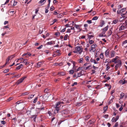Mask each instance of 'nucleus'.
<instances>
[{"label":"nucleus","mask_w":127,"mask_h":127,"mask_svg":"<svg viewBox=\"0 0 127 127\" xmlns=\"http://www.w3.org/2000/svg\"><path fill=\"white\" fill-rule=\"evenodd\" d=\"M113 122H116V119L114 117H113L111 120Z\"/></svg>","instance_id":"obj_40"},{"label":"nucleus","mask_w":127,"mask_h":127,"mask_svg":"<svg viewBox=\"0 0 127 127\" xmlns=\"http://www.w3.org/2000/svg\"><path fill=\"white\" fill-rule=\"evenodd\" d=\"M43 45H41L40 46L37 48V49H41Z\"/></svg>","instance_id":"obj_62"},{"label":"nucleus","mask_w":127,"mask_h":127,"mask_svg":"<svg viewBox=\"0 0 127 127\" xmlns=\"http://www.w3.org/2000/svg\"><path fill=\"white\" fill-rule=\"evenodd\" d=\"M117 64H116V66H121V60H118L117 61Z\"/></svg>","instance_id":"obj_7"},{"label":"nucleus","mask_w":127,"mask_h":127,"mask_svg":"<svg viewBox=\"0 0 127 127\" xmlns=\"http://www.w3.org/2000/svg\"><path fill=\"white\" fill-rule=\"evenodd\" d=\"M23 67V65L22 64H21L17 67L16 69L19 70Z\"/></svg>","instance_id":"obj_13"},{"label":"nucleus","mask_w":127,"mask_h":127,"mask_svg":"<svg viewBox=\"0 0 127 127\" xmlns=\"http://www.w3.org/2000/svg\"><path fill=\"white\" fill-rule=\"evenodd\" d=\"M109 51H108V50H107L105 51V55L106 56H107L109 55Z\"/></svg>","instance_id":"obj_16"},{"label":"nucleus","mask_w":127,"mask_h":127,"mask_svg":"<svg viewBox=\"0 0 127 127\" xmlns=\"http://www.w3.org/2000/svg\"><path fill=\"white\" fill-rule=\"evenodd\" d=\"M127 27L126 25V24L123 23L120 27L119 30L120 31L124 30V29L126 28Z\"/></svg>","instance_id":"obj_5"},{"label":"nucleus","mask_w":127,"mask_h":127,"mask_svg":"<svg viewBox=\"0 0 127 127\" xmlns=\"http://www.w3.org/2000/svg\"><path fill=\"white\" fill-rule=\"evenodd\" d=\"M37 115H34L32 116L31 117V118H33V120L35 122V119L37 117Z\"/></svg>","instance_id":"obj_11"},{"label":"nucleus","mask_w":127,"mask_h":127,"mask_svg":"<svg viewBox=\"0 0 127 127\" xmlns=\"http://www.w3.org/2000/svg\"><path fill=\"white\" fill-rule=\"evenodd\" d=\"M105 33H103V32H102L99 35V37H102L103 36H106L105 35H104V34H105Z\"/></svg>","instance_id":"obj_34"},{"label":"nucleus","mask_w":127,"mask_h":127,"mask_svg":"<svg viewBox=\"0 0 127 127\" xmlns=\"http://www.w3.org/2000/svg\"><path fill=\"white\" fill-rule=\"evenodd\" d=\"M44 2V3L46 2V0H41L38 2V3H41Z\"/></svg>","instance_id":"obj_24"},{"label":"nucleus","mask_w":127,"mask_h":127,"mask_svg":"<svg viewBox=\"0 0 127 127\" xmlns=\"http://www.w3.org/2000/svg\"><path fill=\"white\" fill-rule=\"evenodd\" d=\"M98 18V17L97 16H95L92 19V20H97Z\"/></svg>","instance_id":"obj_35"},{"label":"nucleus","mask_w":127,"mask_h":127,"mask_svg":"<svg viewBox=\"0 0 127 127\" xmlns=\"http://www.w3.org/2000/svg\"><path fill=\"white\" fill-rule=\"evenodd\" d=\"M118 22V20L117 19H116L113 20V23L114 24L117 23Z\"/></svg>","instance_id":"obj_26"},{"label":"nucleus","mask_w":127,"mask_h":127,"mask_svg":"<svg viewBox=\"0 0 127 127\" xmlns=\"http://www.w3.org/2000/svg\"><path fill=\"white\" fill-rule=\"evenodd\" d=\"M116 60L115 58H113L112 59V62H113L115 64L117 63V62L116 61Z\"/></svg>","instance_id":"obj_33"},{"label":"nucleus","mask_w":127,"mask_h":127,"mask_svg":"<svg viewBox=\"0 0 127 127\" xmlns=\"http://www.w3.org/2000/svg\"><path fill=\"white\" fill-rule=\"evenodd\" d=\"M83 58H81L79 60V63H82L83 62Z\"/></svg>","instance_id":"obj_41"},{"label":"nucleus","mask_w":127,"mask_h":127,"mask_svg":"<svg viewBox=\"0 0 127 127\" xmlns=\"http://www.w3.org/2000/svg\"><path fill=\"white\" fill-rule=\"evenodd\" d=\"M115 54V52L114 51H112L111 54V57H114V55Z\"/></svg>","instance_id":"obj_21"},{"label":"nucleus","mask_w":127,"mask_h":127,"mask_svg":"<svg viewBox=\"0 0 127 127\" xmlns=\"http://www.w3.org/2000/svg\"><path fill=\"white\" fill-rule=\"evenodd\" d=\"M89 57L88 56H87L85 57V60L87 61H89Z\"/></svg>","instance_id":"obj_37"},{"label":"nucleus","mask_w":127,"mask_h":127,"mask_svg":"<svg viewBox=\"0 0 127 127\" xmlns=\"http://www.w3.org/2000/svg\"><path fill=\"white\" fill-rule=\"evenodd\" d=\"M71 32V29H68L66 31V32L67 33H70Z\"/></svg>","instance_id":"obj_56"},{"label":"nucleus","mask_w":127,"mask_h":127,"mask_svg":"<svg viewBox=\"0 0 127 127\" xmlns=\"http://www.w3.org/2000/svg\"><path fill=\"white\" fill-rule=\"evenodd\" d=\"M92 72L91 73L92 74L95 73V71L94 70H92Z\"/></svg>","instance_id":"obj_63"},{"label":"nucleus","mask_w":127,"mask_h":127,"mask_svg":"<svg viewBox=\"0 0 127 127\" xmlns=\"http://www.w3.org/2000/svg\"><path fill=\"white\" fill-rule=\"evenodd\" d=\"M26 78V77L24 76L21 78L17 82H16V84L18 85L19 84L22 83L24 79H25Z\"/></svg>","instance_id":"obj_3"},{"label":"nucleus","mask_w":127,"mask_h":127,"mask_svg":"<svg viewBox=\"0 0 127 127\" xmlns=\"http://www.w3.org/2000/svg\"><path fill=\"white\" fill-rule=\"evenodd\" d=\"M91 49L90 50V52H91V51H93V52H95V51L96 49L95 48H93V47H91Z\"/></svg>","instance_id":"obj_19"},{"label":"nucleus","mask_w":127,"mask_h":127,"mask_svg":"<svg viewBox=\"0 0 127 127\" xmlns=\"http://www.w3.org/2000/svg\"><path fill=\"white\" fill-rule=\"evenodd\" d=\"M68 36L67 34L65 35L64 38V40H66L67 39V37H68Z\"/></svg>","instance_id":"obj_31"},{"label":"nucleus","mask_w":127,"mask_h":127,"mask_svg":"<svg viewBox=\"0 0 127 127\" xmlns=\"http://www.w3.org/2000/svg\"><path fill=\"white\" fill-rule=\"evenodd\" d=\"M126 8H123L121 10V13H123L124 12H126Z\"/></svg>","instance_id":"obj_27"},{"label":"nucleus","mask_w":127,"mask_h":127,"mask_svg":"<svg viewBox=\"0 0 127 127\" xmlns=\"http://www.w3.org/2000/svg\"><path fill=\"white\" fill-rule=\"evenodd\" d=\"M37 97H36L35 99H34V100L33 101V103H35L37 101Z\"/></svg>","instance_id":"obj_46"},{"label":"nucleus","mask_w":127,"mask_h":127,"mask_svg":"<svg viewBox=\"0 0 127 127\" xmlns=\"http://www.w3.org/2000/svg\"><path fill=\"white\" fill-rule=\"evenodd\" d=\"M113 99H110L108 102V104L109 105L111 103H112L113 102Z\"/></svg>","instance_id":"obj_36"},{"label":"nucleus","mask_w":127,"mask_h":127,"mask_svg":"<svg viewBox=\"0 0 127 127\" xmlns=\"http://www.w3.org/2000/svg\"><path fill=\"white\" fill-rule=\"evenodd\" d=\"M8 21H4V25H5L6 24H8Z\"/></svg>","instance_id":"obj_59"},{"label":"nucleus","mask_w":127,"mask_h":127,"mask_svg":"<svg viewBox=\"0 0 127 127\" xmlns=\"http://www.w3.org/2000/svg\"><path fill=\"white\" fill-rule=\"evenodd\" d=\"M64 103V102L63 101H62L57 102L56 104V106L55 107V110H56L57 111V113H58L59 112L60 108L61 106V104Z\"/></svg>","instance_id":"obj_1"},{"label":"nucleus","mask_w":127,"mask_h":127,"mask_svg":"<svg viewBox=\"0 0 127 127\" xmlns=\"http://www.w3.org/2000/svg\"><path fill=\"white\" fill-rule=\"evenodd\" d=\"M82 68H83V67H79L77 69V71H78L79 70V69H82Z\"/></svg>","instance_id":"obj_61"},{"label":"nucleus","mask_w":127,"mask_h":127,"mask_svg":"<svg viewBox=\"0 0 127 127\" xmlns=\"http://www.w3.org/2000/svg\"><path fill=\"white\" fill-rule=\"evenodd\" d=\"M118 125V122H116V123L115 125L113 126V127H117Z\"/></svg>","instance_id":"obj_48"},{"label":"nucleus","mask_w":127,"mask_h":127,"mask_svg":"<svg viewBox=\"0 0 127 127\" xmlns=\"http://www.w3.org/2000/svg\"><path fill=\"white\" fill-rule=\"evenodd\" d=\"M78 76L77 77H76V78H77L78 77H80V76L81 75H82L83 74H82V72L81 71L79 73H78Z\"/></svg>","instance_id":"obj_20"},{"label":"nucleus","mask_w":127,"mask_h":127,"mask_svg":"<svg viewBox=\"0 0 127 127\" xmlns=\"http://www.w3.org/2000/svg\"><path fill=\"white\" fill-rule=\"evenodd\" d=\"M17 105H16V106H22L24 104L23 103V101H18L16 102Z\"/></svg>","instance_id":"obj_4"},{"label":"nucleus","mask_w":127,"mask_h":127,"mask_svg":"<svg viewBox=\"0 0 127 127\" xmlns=\"http://www.w3.org/2000/svg\"><path fill=\"white\" fill-rule=\"evenodd\" d=\"M117 13L118 14H120V13H121V10H118L117 12Z\"/></svg>","instance_id":"obj_57"},{"label":"nucleus","mask_w":127,"mask_h":127,"mask_svg":"<svg viewBox=\"0 0 127 127\" xmlns=\"http://www.w3.org/2000/svg\"><path fill=\"white\" fill-rule=\"evenodd\" d=\"M1 123L2 124L4 125L6 123V122L4 121H1Z\"/></svg>","instance_id":"obj_44"},{"label":"nucleus","mask_w":127,"mask_h":127,"mask_svg":"<svg viewBox=\"0 0 127 127\" xmlns=\"http://www.w3.org/2000/svg\"><path fill=\"white\" fill-rule=\"evenodd\" d=\"M97 46V45L96 44H94L91 46V47H93L95 48Z\"/></svg>","instance_id":"obj_38"},{"label":"nucleus","mask_w":127,"mask_h":127,"mask_svg":"<svg viewBox=\"0 0 127 127\" xmlns=\"http://www.w3.org/2000/svg\"><path fill=\"white\" fill-rule=\"evenodd\" d=\"M61 112L63 115L66 114L67 113V112L65 110H64L62 111Z\"/></svg>","instance_id":"obj_12"},{"label":"nucleus","mask_w":127,"mask_h":127,"mask_svg":"<svg viewBox=\"0 0 127 127\" xmlns=\"http://www.w3.org/2000/svg\"><path fill=\"white\" fill-rule=\"evenodd\" d=\"M58 74L60 75L63 76L65 75V73L64 72H59L58 73Z\"/></svg>","instance_id":"obj_15"},{"label":"nucleus","mask_w":127,"mask_h":127,"mask_svg":"<svg viewBox=\"0 0 127 127\" xmlns=\"http://www.w3.org/2000/svg\"><path fill=\"white\" fill-rule=\"evenodd\" d=\"M29 94V93L28 92H26L24 93H23L22 94V95L23 96L25 95H28Z\"/></svg>","instance_id":"obj_42"},{"label":"nucleus","mask_w":127,"mask_h":127,"mask_svg":"<svg viewBox=\"0 0 127 127\" xmlns=\"http://www.w3.org/2000/svg\"><path fill=\"white\" fill-rule=\"evenodd\" d=\"M108 109V106H107L106 107H104L103 108V110L104 112H105Z\"/></svg>","instance_id":"obj_29"},{"label":"nucleus","mask_w":127,"mask_h":127,"mask_svg":"<svg viewBox=\"0 0 127 127\" xmlns=\"http://www.w3.org/2000/svg\"><path fill=\"white\" fill-rule=\"evenodd\" d=\"M12 1L14 3L13 4V6L16 5L18 2L17 1H15V0H12L11 2Z\"/></svg>","instance_id":"obj_14"},{"label":"nucleus","mask_w":127,"mask_h":127,"mask_svg":"<svg viewBox=\"0 0 127 127\" xmlns=\"http://www.w3.org/2000/svg\"><path fill=\"white\" fill-rule=\"evenodd\" d=\"M90 117V115H88L86 116V118L85 119L87 120Z\"/></svg>","instance_id":"obj_45"},{"label":"nucleus","mask_w":127,"mask_h":127,"mask_svg":"<svg viewBox=\"0 0 127 127\" xmlns=\"http://www.w3.org/2000/svg\"><path fill=\"white\" fill-rule=\"evenodd\" d=\"M54 41H51L50 42H48L46 44L47 45H51L53 44V42Z\"/></svg>","instance_id":"obj_22"},{"label":"nucleus","mask_w":127,"mask_h":127,"mask_svg":"<svg viewBox=\"0 0 127 127\" xmlns=\"http://www.w3.org/2000/svg\"><path fill=\"white\" fill-rule=\"evenodd\" d=\"M77 84V83L76 82H75L74 84L72 85V86L73 87L74 86V85H76Z\"/></svg>","instance_id":"obj_60"},{"label":"nucleus","mask_w":127,"mask_h":127,"mask_svg":"<svg viewBox=\"0 0 127 127\" xmlns=\"http://www.w3.org/2000/svg\"><path fill=\"white\" fill-rule=\"evenodd\" d=\"M127 12V11H126V12H125V13H121V15L123 17L124 16V15L126 14V13Z\"/></svg>","instance_id":"obj_55"},{"label":"nucleus","mask_w":127,"mask_h":127,"mask_svg":"<svg viewBox=\"0 0 127 127\" xmlns=\"http://www.w3.org/2000/svg\"><path fill=\"white\" fill-rule=\"evenodd\" d=\"M94 43V41L93 40H90L89 41V43L90 44H92Z\"/></svg>","instance_id":"obj_52"},{"label":"nucleus","mask_w":127,"mask_h":127,"mask_svg":"<svg viewBox=\"0 0 127 127\" xmlns=\"http://www.w3.org/2000/svg\"><path fill=\"white\" fill-rule=\"evenodd\" d=\"M105 24L103 20L101 21L100 22V25L99 26V27H102Z\"/></svg>","instance_id":"obj_8"},{"label":"nucleus","mask_w":127,"mask_h":127,"mask_svg":"<svg viewBox=\"0 0 127 127\" xmlns=\"http://www.w3.org/2000/svg\"><path fill=\"white\" fill-rule=\"evenodd\" d=\"M60 32H57L55 34V35H56L57 36H60Z\"/></svg>","instance_id":"obj_49"},{"label":"nucleus","mask_w":127,"mask_h":127,"mask_svg":"<svg viewBox=\"0 0 127 127\" xmlns=\"http://www.w3.org/2000/svg\"><path fill=\"white\" fill-rule=\"evenodd\" d=\"M119 116H116V118H115L116 121L119 119Z\"/></svg>","instance_id":"obj_64"},{"label":"nucleus","mask_w":127,"mask_h":127,"mask_svg":"<svg viewBox=\"0 0 127 127\" xmlns=\"http://www.w3.org/2000/svg\"><path fill=\"white\" fill-rule=\"evenodd\" d=\"M108 26L107 25L104 28L102 29L101 30L103 33H105L106 31L108 29Z\"/></svg>","instance_id":"obj_6"},{"label":"nucleus","mask_w":127,"mask_h":127,"mask_svg":"<svg viewBox=\"0 0 127 127\" xmlns=\"http://www.w3.org/2000/svg\"><path fill=\"white\" fill-rule=\"evenodd\" d=\"M103 53H101L100 55V58L101 59H102L104 57Z\"/></svg>","instance_id":"obj_23"},{"label":"nucleus","mask_w":127,"mask_h":127,"mask_svg":"<svg viewBox=\"0 0 127 127\" xmlns=\"http://www.w3.org/2000/svg\"><path fill=\"white\" fill-rule=\"evenodd\" d=\"M73 64V68H74L75 66V65L76 64V62L73 61H70Z\"/></svg>","instance_id":"obj_32"},{"label":"nucleus","mask_w":127,"mask_h":127,"mask_svg":"<svg viewBox=\"0 0 127 127\" xmlns=\"http://www.w3.org/2000/svg\"><path fill=\"white\" fill-rule=\"evenodd\" d=\"M75 50L78 52L79 54H81L83 52V49L81 46L76 47L75 48Z\"/></svg>","instance_id":"obj_2"},{"label":"nucleus","mask_w":127,"mask_h":127,"mask_svg":"<svg viewBox=\"0 0 127 127\" xmlns=\"http://www.w3.org/2000/svg\"><path fill=\"white\" fill-rule=\"evenodd\" d=\"M125 95V94L123 93H121L120 95V99H122L123 98Z\"/></svg>","instance_id":"obj_18"},{"label":"nucleus","mask_w":127,"mask_h":127,"mask_svg":"<svg viewBox=\"0 0 127 127\" xmlns=\"http://www.w3.org/2000/svg\"><path fill=\"white\" fill-rule=\"evenodd\" d=\"M44 52H45L46 53H47V54H48L50 52V51L48 50H46L44 51Z\"/></svg>","instance_id":"obj_51"},{"label":"nucleus","mask_w":127,"mask_h":127,"mask_svg":"<svg viewBox=\"0 0 127 127\" xmlns=\"http://www.w3.org/2000/svg\"><path fill=\"white\" fill-rule=\"evenodd\" d=\"M10 60V57L9 56L8 57V58L6 60V62L5 63V65H6V64H7V63H8L9 60Z\"/></svg>","instance_id":"obj_17"},{"label":"nucleus","mask_w":127,"mask_h":127,"mask_svg":"<svg viewBox=\"0 0 127 127\" xmlns=\"http://www.w3.org/2000/svg\"><path fill=\"white\" fill-rule=\"evenodd\" d=\"M73 25H74L73 24ZM74 27L77 29H79V28H80L81 27V25H77L76 24H75L74 25Z\"/></svg>","instance_id":"obj_10"},{"label":"nucleus","mask_w":127,"mask_h":127,"mask_svg":"<svg viewBox=\"0 0 127 127\" xmlns=\"http://www.w3.org/2000/svg\"><path fill=\"white\" fill-rule=\"evenodd\" d=\"M104 117L106 118H108V115H105L104 116Z\"/></svg>","instance_id":"obj_54"},{"label":"nucleus","mask_w":127,"mask_h":127,"mask_svg":"<svg viewBox=\"0 0 127 127\" xmlns=\"http://www.w3.org/2000/svg\"><path fill=\"white\" fill-rule=\"evenodd\" d=\"M9 71V69H7L4 70L3 72L4 73H6L8 72Z\"/></svg>","instance_id":"obj_30"},{"label":"nucleus","mask_w":127,"mask_h":127,"mask_svg":"<svg viewBox=\"0 0 127 127\" xmlns=\"http://www.w3.org/2000/svg\"><path fill=\"white\" fill-rule=\"evenodd\" d=\"M54 9H55V8L53 6H51L50 8V10L52 11L53 10H54Z\"/></svg>","instance_id":"obj_43"},{"label":"nucleus","mask_w":127,"mask_h":127,"mask_svg":"<svg viewBox=\"0 0 127 127\" xmlns=\"http://www.w3.org/2000/svg\"><path fill=\"white\" fill-rule=\"evenodd\" d=\"M118 7L119 9H120L122 7V6L121 5H118Z\"/></svg>","instance_id":"obj_47"},{"label":"nucleus","mask_w":127,"mask_h":127,"mask_svg":"<svg viewBox=\"0 0 127 127\" xmlns=\"http://www.w3.org/2000/svg\"><path fill=\"white\" fill-rule=\"evenodd\" d=\"M69 73L71 74H72L74 73V71L73 70H71L69 71Z\"/></svg>","instance_id":"obj_39"},{"label":"nucleus","mask_w":127,"mask_h":127,"mask_svg":"<svg viewBox=\"0 0 127 127\" xmlns=\"http://www.w3.org/2000/svg\"><path fill=\"white\" fill-rule=\"evenodd\" d=\"M108 36H110L112 33V32L111 30H109L108 32Z\"/></svg>","instance_id":"obj_25"},{"label":"nucleus","mask_w":127,"mask_h":127,"mask_svg":"<svg viewBox=\"0 0 127 127\" xmlns=\"http://www.w3.org/2000/svg\"><path fill=\"white\" fill-rule=\"evenodd\" d=\"M91 66L90 65L89 66L87 67H86V66H83V69L84 70H86L87 69H91Z\"/></svg>","instance_id":"obj_9"},{"label":"nucleus","mask_w":127,"mask_h":127,"mask_svg":"<svg viewBox=\"0 0 127 127\" xmlns=\"http://www.w3.org/2000/svg\"><path fill=\"white\" fill-rule=\"evenodd\" d=\"M21 75L18 74L13 76V77H19Z\"/></svg>","instance_id":"obj_53"},{"label":"nucleus","mask_w":127,"mask_h":127,"mask_svg":"<svg viewBox=\"0 0 127 127\" xmlns=\"http://www.w3.org/2000/svg\"><path fill=\"white\" fill-rule=\"evenodd\" d=\"M92 21L91 20H87V22L89 24H90L92 23Z\"/></svg>","instance_id":"obj_58"},{"label":"nucleus","mask_w":127,"mask_h":127,"mask_svg":"<svg viewBox=\"0 0 127 127\" xmlns=\"http://www.w3.org/2000/svg\"><path fill=\"white\" fill-rule=\"evenodd\" d=\"M41 62H39L37 64V67H40L41 65Z\"/></svg>","instance_id":"obj_28"},{"label":"nucleus","mask_w":127,"mask_h":127,"mask_svg":"<svg viewBox=\"0 0 127 127\" xmlns=\"http://www.w3.org/2000/svg\"><path fill=\"white\" fill-rule=\"evenodd\" d=\"M94 37V35H89L88 36V37L89 39L91 38L92 37Z\"/></svg>","instance_id":"obj_50"}]
</instances>
